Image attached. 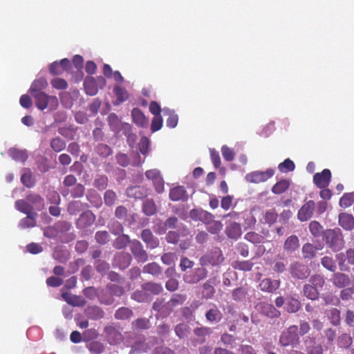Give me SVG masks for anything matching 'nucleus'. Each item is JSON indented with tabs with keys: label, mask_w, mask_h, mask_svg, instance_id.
I'll list each match as a JSON object with an SVG mask.
<instances>
[{
	"label": "nucleus",
	"mask_w": 354,
	"mask_h": 354,
	"mask_svg": "<svg viewBox=\"0 0 354 354\" xmlns=\"http://www.w3.org/2000/svg\"><path fill=\"white\" fill-rule=\"evenodd\" d=\"M332 281L333 283L339 288H344L351 284V279L349 276L342 272L335 273Z\"/></svg>",
	"instance_id": "nucleus-23"
},
{
	"label": "nucleus",
	"mask_w": 354,
	"mask_h": 354,
	"mask_svg": "<svg viewBox=\"0 0 354 354\" xmlns=\"http://www.w3.org/2000/svg\"><path fill=\"white\" fill-rule=\"evenodd\" d=\"M26 200L32 207V210H40L44 205L43 198L38 194H30L26 196Z\"/></svg>",
	"instance_id": "nucleus-35"
},
{
	"label": "nucleus",
	"mask_w": 354,
	"mask_h": 354,
	"mask_svg": "<svg viewBox=\"0 0 354 354\" xmlns=\"http://www.w3.org/2000/svg\"><path fill=\"white\" fill-rule=\"evenodd\" d=\"M85 314L89 319L94 320L102 319L104 315L103 310L97 306H88L85 309Z\"/></svg>",
	"instance_id": "nucleus-34"
},
{
	"label": "nucleus",
	"mask_w": 354,
	"mask_h": 354,
	"mask_svg": "<svg viewBox=\"0 0 354 354\" xmlns=\"http://www.w3.org/2000/svg\"><path fill=\"white\" fill-rule=\"evenodd\" d=\"M290 186L289 180L284 179L278 181L272 188V192L275 194H281L285 192Z\"/></svg>",
	"instance_id": "nucleus-45"
},
{
	"label": "nucleus",
	"mask_w": 354,
	"mask_h": 354,
	"mask_svg": "<svg viewBox=\"0 0 354 354\" xmlns=\"http://www.w3.org/2000/svg\"><path fill=\"white\" fill-rule=\"evenodd\" d=\"M317 249L311 243H305L302 246V254L304 259H311L316 255Z\"/></svg>",
	"instance_id": "nucleus-46"
},
{
	"label": "nucleus",
	"mask_w": 354,
	"mask_h": 354,
	"mask_svg": "<svg viewBox=\"0 0 354 354\" xmlns=\"http://www.w3.org/2000/svg\"><path fill=\"white\" fill-rule=\"evenodd\" d=\"M315 203L313 201H308L304 204L298 211L297 218L300 221H306L313 215Z\"/></svg>",
	"instance_id": "nucleus-13"
},
{
	"label": "nucleus",
	"mask_w": 354,
	"mask_h": 354,
	"mask_svg": "<svg viewBox=\"0 0 354 354\" xmlns=\"http://www.w3.org/2000/svg\"><path fill=\"white\" fill-rule=\"evenodd\" d=\"M105 331L107 334L108 341L111 344H117L122 341V334L118 332L113 327L107 326L105 328Z\"/></svg>",
	"instance_id": "nucleus-31"
},
{
	"label": "nucleus",
	"mask_w": 354,
	"mask_h": 354,
	"mask_svg": "<svg viewBox=\"0 0 354 354\" xmlns=\"http://www.w3.org/2000/svg\"><path fill=\"white\" fill-rule=\"evenodd\" d=\"M274 174V169L269 168L266 171H254L245 175V180L250 183H260L268 180Z\"/></svg>",
	"instance_id": "nucleus-7"
},
{
	"label": "nucleus",
	"mask_w": 354,
	"mask_h": 354,
	"mask_svg": "<svg viewBox=\"0 0 354 354\" xmlns=\"http://www.w3.org/2000/svg\"><path fill=\"white\" fill-rule=\"evenodd\" d=\"M143 272L153 276H158L162 272V269L158 263L153 262L145 265Z\"/></svg>",
	"instance_id": "nucleus-50"
},
{
	"label": "nucleus",
	"mask_w": 354,
	"mask_h": 354,
	"mask_svg": "<svg viewBox=\"0 0 354 354\" xmlns=\"http://www.w3.org/2000/svg\"><path fill=\"white\" fill-rule=\"evenodd\" d=\"M44 235L49 239H57L62 243H68L75 238L72 224L66 221H59L52 226L46 227Z\"/></svg>",
	"instance_id": "nucleus-1"
},
{
	"label": "nucleus",
	"mask_w": 354,
	"mask_h": 354,
	"mask_svg": "<svg viewBox=\"0 0 354 354\" xmlns=\"http://www.w3.org/2000/svg\"><path fill=\"white\" fill-rule=\"evenodd\" d=\"M305 351L308 354H323V348L320 343L309 336L304 339Z\"/></svg>",
	"instance_id": "nucleus-17"
},
{
	"label": "nucleus",
	"mask_w": 354,
	"mask_h": 354,
	"mask_svg": "<svg viewBox=\"0 0 354 354\" xmlns=\"http://www.w3.org/2000/svg\"><path fill=\"white\" fill-rule=\"evenodd\" d=\"M146 178L151 180L154 187L158 193H162L164 191V181L160 171L157 169L147 170L145 172Z\"/></svg>",
	"instance_id": "nucleus-9"
},
{
	"label": "nucleus",
	"mask_w": 354,
	"mask_h": 354,
	"mask_svg": "<svg viewBox=\"0 0 354 354\" xmlns=\"http://www.w3.org/2000/svg\"><path fill=\"white\" fill-rule=\"evenodd\" d=\"M48 82L45 78L41 77L34 80L30 87L29 93L32 96L38 93H43L47 87Z\"/></svg>",
	"instance_id": "nucleus-28"
},
{
	"label": "nucleus",
	"mask_w": 354,
	"mask_h": 354,
	"mask_svg": "<svg viewBox=\"0 0 354 354\" xmlns=\"http://www.w3.org/2000/svg\"><path fill=\"white\" fill-rule=\"evenodd\" d=\"M299 240L296 235H290L284 241L283 250L288 254H291L298 250Z\"/></svg>",
	"instance_id": "nucleus-24"
},
{
	"label": "nucleus",
	"mask_w": 354,
	"mask_h": 354,
	"mask_svg": "<svg viewBox=\"0 0 354 354\" xmlns=\"http://www.w3.org/2000/svg\"><path fill=\"white\" fill-rule=\"evenodd\" d=\"M133 328L135 329H148L150 328V322L147 318H139L135 320L133 323Z\"/></svg>",
	"instance_id": "nucleus-60"
},
{
	"label": "nucleus",
	"mask_w": 354,
	"mask_h": 354,
	"mask_svg": "<svg viewBox=\"0 0 354 354\" xmlns=\"http://www.w3.org/2000/svg\"><path fill=\"white\" fill-rule=\"evenodd\" d=\"M131 298L138 302H147L151 300V297L149 293L143 289L141 290L135 291L132 295Z\"/></svg>",
	"instance_id": "nucleus-51"
},
{
	"label": "nucleus",
	"mask_w": 354,
	"mask_h": 354,
	"mask_svg": "<svg viewBox=\"0 0 354 354\" xmlns=\"http://www.w3.org/2000/svg\"><path fill=\"white\" fill-rule=\"evenodd\" d=\"M108 122L111 129L115 133H119L122 129L127 130L130 128V126L127 123H122L118 118L115 113H110L108 116Z\"/></svg>",
	"instance_id": "nucleus-18"
},
{
	"label": "nucleus",
	"mask_w": 354,
	"mask_h": 354,
	"mask_svg": "<svg viewBox=\"0 0 354 354\" xmlns=\"http://www.w3.org/2000/svg\"><path fill=\"white\" fill-rule=\"evenodd\" d=\"M62 104L66 109H71L73 106V101L69 93L62 92L59 95Z\"/></svg>",
	"instance_id": "nucleus-64"
},
{
	"label": "nucleus",
	"mask_w": 354,
	"mask_h": 354,
	"mask_svg": "<svg viewBox=\"0 0 354 354\" xmlns=\"http://www.w3.org/2000/svg\"><path fill=\"white\" fill-rule=\"evenodd\" d=\"M142 209L146 215L151 216L156 212V205L152 200H147L143 203Z\"/></svg>",
	"instance_id": "nucleus-58"
},
{
	"label": "nucleus",
	"mask_w": 354,
	"mask_h": 354,
	"mask_svg": "<svg viewBox=\"0 0 354 354\" xmlns=\"http://www.w3.org/2000/svg\"><path fill=\"white\" fill-rule=\"evenodd\" d=\"M130 248L138 261L145 262L147 260V254L144 250L143 246L140 241L137 240L132 241L131 242Z\"/></svg>",
	"instance_id": "nucleus-15"
},
{
	"label": "nucleus",
	"mask_w": 354,
	"mask_h": 354,
	"mask_svg": "<svg viewBox=\"0 0 354 354\" xmlns=\"http://www.w3.org/2000/svg\"><path fill=\"white\" fill-rule=\"evenodd\" d=\"M27 216L21 219L19 223V227L21 229L34 227L36 224L35 218L37 214H26Z\"/></svg>",
	"instance_id": "nucleus-42"
},
{
	"label": "nucleus",
	"mask_w": 354,
	"mask_h": 354,
	"mask_svg": "<svg viewBox=\"0 0 354 354\" xmlns=\"http://www.w3.org/2000/svg\"><path fill=\"white\" fill-rule=\"evenodd\" d=\"M223 261L224 257L221 250L218 248H215L201 257L199 264L201 266H217L221 265Z\"/></svg>",
	"instance_id": "nucleus-5"
},
{
	"label": "nucleus",
	"mask_w": 354,
	"mask_h": 354,
	"mask_svg": "<svg viewBox=\"0 0 354 354\" xmlns=\"http://www.w3.org/2000/svg\"><path fill=\"white\" fill-rule=\"evenodd\" d=\"M212 214L202 209H192L189 212L190 218L195 221H201L204 224L209 222Z\"/></svg>",
	"instance_id": "nucleus-20"
},
{
	"label": "nucleus",
	"mask_w": 354,
	"mask_h": 354,
	"mask_svg": "<svg viewBox=\"0 0 354 354\" xmlns=\"http://www.w3.org/2000/svg\"><path fill=\"white\" fill-rule=\"evenodd\" d=\"M205 225L207 226V231L213 234L218 233L223 227V225L220 221L214 220V216L213 214L211 216V220L209 222L205 223Z\"/></svg>",
	"instance_id": "nucleus-43"
},
{
	"label": "nucleus",
	"mask_w": 354,
	"mask_h": 354,
	"mask_svg": "<svg viewBox=\"0 0 354 354\" xmlns=\"http://www.w3.org/2000/svg\"><path fill=\"white\" fill-rule=\"evenodd\" d=\"M335 257L342 271L349 272V265L354 266V249L353 248L348 249L345 253L337 254Z\"/></svg>",
	"instance_id": "nucleus-6"
},
{
	"label": "nucleus",
	"mask_w": 354,
	"mask_h": 354,
	"mask_svg": "<svg viewBox=\"0 0 354 354\" xmlns=\"http://www.w3.org/2000/svg\"><path fill=\"white\" fill-rule=\"evenodd\" d=\"M129 236L126 234L120 235L113 242V246L117 249L125 248L128 243H131Z\"/></svg>",
	"instance_id": "nucleus-55"
},
{
	"label": "nucleus",
	"mask_w": 354,
	"mask_h": 354,
	"mask_svg": "<svg viewBox=\"0 0 354 354\" xmlns=\"http://www.w3.org/2000/svg\"><path fill=\"white\" fill-rule=\"evenodd\" d=\"M174 331L176 335L182 339L187 337L189 333V327L184 323H180L176 326Z\"/></svg>",
	"instance_id": "nucleus-54"
},
{
	"label": "nucleus",
	"mask_w": 354,
	"mask_h": 354,
	"mask_svg": "<svg viewBox=\"0 0 354 354\" xmlns=\"http://www.w3.org/2000/svg\"><path fill=\"white\" fill-rule=\"evenodd\" d=\"M15 207L18 211L24 214H36L33 212L32 207L30 205L26 198L25 200L21 199L16 201Z\"/></svg>",
	"instance_id": "nucleus-38"
},
{
	"label": "nucleus",
	"mask_w": 354,
	"mask_h": 354,
	"mask_svg": "<svg viewBox=\"0 0 354 354\" xmlns=\"http://www.w3.org/2000/svg\"><path fill=\"white\" fill-rule=\"evenodd\" d=\"M295 168V165L294 162L289 158L286 159L278 165L279 170L282 173L292 171Z\"/></svg>",
	"instance_id": "nucleus-56"
},
{
	"label": "nucleus",
	"mask_w": 354,
	"mask_h": 354,
	"mask_svg": "<svg viewBox=\"0 0 354 354\" xmlns=\"http://www.w3.org/2000/svg\"><path fill=\"white\" fill-rule=\"evenodd\" d=\"M301 307L300 301L293 297H287L286 298V310L289 313H297Z\"/></svg>",
	"instance_id": "nucleus-36"
},
{
	"label": "nucleus",
	"mask_w": 354,
	"mask_h": 354,
	"mask_svg": "<svg viewBox=\"0 0 354 354\" xmlns=\"http://www.w3.org/2000/svg\"><path fill=\"white\" fill-rule=\"evenodd\" d=\"M133 315L131 310L128 308L122 307L119 308L115 313V317L117 319H129Z\"/></svg>",
	"instance_id": "nucleus-59"
},
{
	"label": "nucleus",
	"mask_w": 354,
	"mask_h": 354,
	"mask_svg": "<svg viewBox=\"0 0 354 354\" xmlns=\"http://www.w3.org/2000/svg\"><path fill=\"white\" fill-rule=\"evenodd\" d=\"M108 185V178L105 175H99L94 180L93 185L100 190L106 189Z\"/></svg>",
	"instance_id": "nucleus-61"
},
{
	"label": "nucleus",
	"mask_w": 354,
	"mask_h": 354,
	"mask_svg": "<svg viewBox=\"0 0 354 354\" xmlns=\"http://www.w3.org/2000/svg\"><path fill=\"white\" fill-rule=\"evenodd\" d=\"M300 342L298 326L291 325L281 331L279 337L278 344L283 348L290 346L294 348L297 347Z\"/></svg>",
	"instance_id": "nucleus-2"
},
{
	"label": "nucleus",
	"mask_w": 354,
	"mask_h": 354,
	"mask_svg": "<svg viewBox=\"0 0 354 354\" xmlns=\"http://www.w3.org/2000/svg\"><path fill=\"white\" fill-rule=\"evenodd\" d=\"M163 114L168 116V118L166 120V125L169 128H175L178 122V116L175 113L174 110H171L169 108H163L162 109Z\"/></svg>",
	"instance_id": "nucleus-29"
},
{
	"label": "nucleus",
	"mask_w": 354,
	"mask_h": 354,
	"mask_svg": "<svg viewBox=\"0 0 354 354\" xmlns=\"http://www.w3.org/2000/svg\"><path fill=\"white\" fill-rule=\"evenodd\" d=\"M339 224L346 230H351L354 228V217L347 213H341L339 215Z\"/></svg>",
	"instance_id": "nucleus-27"
},
{
	"label": "nucleus",
	"mask_w": 354,
	"mask_h": 354,
	"mask_svg": "<svg viewBox=\"0 0 354 354\" xmlns=\"http://www.w3.org/2000/svg\"><path fill=\"white\" fill-rule=\"evenodd\" d=\"M227 236L232 239H237L241 235V227L239 223L233 222L230 223L225 229Z\"/></svg>",
	"instance_id": "nucleus-33"
},
{
	"label": "nucleus",
	"mask_w": 354,
	"mask_h": 354,
	"mask_svg": "<svg viewBox=\"0 0 354 354\" xmlns=\"http://www.w3.org/2000/svg\"><path fill=\"white\" fill-rule=\"evenodd\" d=\"M8 154L14 160L20 162H24L28 157L27 150L19 149L15 147L9 149Z\"/></svg>",
	"instance_id": "nucleus-26"
},
{
	"label": "nucleus",
	"mask_w": 354,
	"mask_h": 354,
	"mask_svg": "<svg viewBox=\"0 0 354 354\" xmlns=\"http://www.w3.org/2000/svg\"><path fill=\"white\" fill-rule=\"evenodd\" d=\"M142 288L147 291V293L149 292L153 295H158L163 290L160 284L153 282H148L142 284Z\"/></svg>",
	"instance_id": "nucleus-44"
},
{
	"label": "nucleus",
	"mask_w": 354,
	"mask_h": 354,
	"mask_svg": "<svg viewBox=\"0 0 354 354\" xmlns=\"http://www.w3.org/2000/svg\"><path fill=\"white\" fill-rule=\"evenodd\" d=\"M95 220V214L90 210L84 212L76 221V227L78 229L85 230L91 226Z\"/></svg>",
	"instance_id": "nucleus-12"
},
{
	"label": "nucleus",
	"mask_w": 354,
	"mask_h": 354,
	"mask_svg": "<svg viewBox=\"0 0 354 354\" xmlns=\"http://www.w3.org/2000/svg\"><path fill=\"white\" fill-rule=\"evenodd\" d=\"M289 270L292 277L298 279H306L310 272L308 266L298 261L291 263Z\"/></svg>",
	"instance_id": "nucleus-8"
},
{
	"label": "nucleus",
	"mask_w": 354,
	"mask_h": 354,
	"mask_svg": "<svg viewBox=\"0 0 354 354\" xmlns=\"http://www.w3.org/2000/svg\"><path fill=\"white\" fill-rule=\"evenodd\" d=\"M186 299L185 295L174 294L170 300L166 302V313L169 314L176 307L182 305Z\"/></svg>",
	"instance_id": "nucleus-21"
},
{
	"label": "nucleus",
	"mask_w": 354,
	"mask_h": 354,
	"mask_svg": "<svg viewBox=\"0 0 354 354\" xmlns=\"http://www.w3.org/2000/svg\"><path fill=\"white\" fill-rule=\"evenodd\" d=\"M87 200L95 207H99L102 205L101 198L94 190L90 191L86 195Z\"/></svg>",
	"instance_id": "nucleus-63"
},
{
	"label": "nucleus",
	"mask_w": 354,
	"mask_h": 354,
	"mask_svg": "<svg viewBox=\"0 0 354 354\" xmlns=\"http://www.w3.org/2000/svg\"><path fill=\"white\" fill-rule=\"evenodd\" d=\"M208 271L205 266L195 268L190 274H185L184 281L187 283H196L207 277Z\"/></svg>",
	"instance_id": "nucleus-10"
},
{
	"label": "nucleus",
	"mask_w": 354,
	"mask_h": 354,
	"mask_svg": "<svg viewBox=\"0 0 354 354\" xmlns=\"http://www.w3.org/2000/svg\"><path fill=\"white\" fill-rule=\"evenodd\" d=\"M212 330L208 327H198L194 329V333L200 338V342L203 343L205 342V337L212 333Z\"/></svg>",
	"instance_id": "nucleus-49"
},
{
	"label": "nucleus",
	"mask_w": 354,
	"mask_h": 354,
	"mask_svg": "<svg viewBox=\"0 0 354 354\" xmlns=\"http://www.w3.org/2000/svg\"><path fill=\"white\" fill-rule=\"evenodd\" d=\"M322 265L330 272H335L337 266L335 261L330 257L325 256L321 259Z\"/></svg>",
	"instance_id": "nucleus-57"
},
{
	"label": "nucleus",
	"mask_w": 354,
	"mask_h": 354,
	"mask_svg": "<svg viewBox=\"0 0 354 354\" xmlns=\"http://www.w3.org/2000/svg\"><path fill=\"white\" fill-rule=\"evenodd\" d=\"M126 192L129 197L135 198H142L147 195V190L141 186L129 187Z\"/></svg>",
	"instance_id": "nucleus-32"
},
{
	"label": "nucleus",
	"mask_w": 354,
	"mask_h": 354,
	"mask_svg": "<svg viewBox=\"0 0 354 354\" xmlns=\"http://www.w3.org/2000/svg\"><path fill=\"white\" fill-rule=\"evenodd\" d=\"M131 259V256L129 253L125 252H118L114 257L113 265L121 270H124L130 265Z\"/></svg>",
	"instance_id": "nucleus-19"
},
{
	"label": "nucleus",
	"mask_w": 354,
	"mask_h": 354,
	"mask_svg": "<svg viewBox=\"0 0 354 354\" xmlns=\"http://www.w3.org/2000/svg\"><path fill=\"white\" fill-rule=\"evenodd\" d=\"M32 97L35 98L37 108L41 111L48 109L49 111H53L58 106V99L55 95H50L43 92L35 94Z\"/></svg>",
	"instance_id": "nucleus-4"
},
{
	"label": "nucleus",
	"mask_w": 354,
	"mask_h": 354,
	"mask_svg": "<svg viewBox=\"0 0 354 354\" xmlns=\"http://www.w3.org/2000/svg\"><path fill=\"white\" fill-rule=\"evenodd\" d=\"M99 301L101 304L105 305H111L113 303V295L106 288V290H102L99 294Z\"/></svg>",
	"instance_id": "nucleus-47"
},
{
	"label": "nucleus",
	"mask_w": 354,
	"mask_h": 354,
	"mask_svg": "<svg viewBox=\"0 0 354 354\" xmlns=\"http://www.w3.org/2000/svg\"><path fill=\"white\" fill-rule=\"evenodd\" d=\"M150 348L149 343L145 342H139L136 343L131 348L129 354H135L139 353H145Z\"/></svg>",
	"instance_id": "nucleus-52"
},
{
	"label": "nucleus",
	"mask_w": 354,
	"mask_h": 354,
	"mask_svg": "<svg viewBox=\"0 0 354 354\" xmlns=\"http://www.w3.org/2000/svg\"><path fill=\"white\" fill-rule=\"evenodd\" d=\"M305 297L311 300H316L319 297V290L311 284H305L303 288Z\"/></svg>",
	"instance_id": "nucleus-40"
},
{
	"label": "nucleus",
	"mask_w": 354,
	"mask_h": 354,
	"mask_svg": "<svg viewBox=\"0 0 354 354\" xmlns=\"http://www.w3.org/2000/svg\"><path fill=\"white\" fill-rule=\"evenodd\" d=\"M205 317L207 320L211 323H217L221 321L222 318V313L217 307L214 306L206 312Z\"/></svg>",
	"instance_id": "nucleus-39"
},
{
	"label": "nucleus",
	"mask_w": 354,
	"mask_h": 354,
	"mask_svg": "<svg viewBox=\"0 0 354 354\" xmlns=\"http://www.w3.org/2000/svg\"><path fill=\"white\" fill-rule=\"evenodd\" d=\"M141 238L149 248H156L159 245L158 239L153 235L150 230L145 229L142 230Z\"/></svg>",
	"instance_id": "nucleus-22"
},
{
	"label": "nucleus",
	"mask_w": 354,
	"mask_h": 354,
	"mask_svg": "<svg viewBox=\"0 0 354 354\" xmlns=\"http://www.w3.org/2000/svg\"><path fill=\"white\" fill-rule=\"evenodd\" d=\"M354 202V193L344 194L339 200V205L342 207H350Z\"/></svg>",
	"instance_id": "nucleus-62"
},
{
	"label": "nucleus",
	"mask_w": 354,
	"mask_h": 354,
	"mask_svg": "<svg viewBox=\"0 0 354 354\" xmlns=\"http://www.w3.org/2000/svg\"><path fill=\"white\" fill-rule=\"evenodd\" d=\"M330 178V171L325 169L321 173H317L314 175L313 181L319 188L322 189L328 186Z\"/></svg>",
	"instance_id": "nucleus-14"
},
{
	"label": "nucleus",
	"mask_w": 354,
	"mask_h": 354,
	"mask_svg": "<svg viewBox=\"0 0 354 354\" xmlns=\"http://www.w3.org/2000/svg\"><path fill=\"white\" fill-rule=\"evenodd\" d=\"M88 205L86 203H83L80 201H74L68 204L67 210L70 214L74 215L86 209Z\"/></svg>",
	"instance_id": "nucleus-41"
},
{
	"label": "nucleus",
	"mask_w": 354,
	"mask_h": 354,
	"mask_svg": "<svg viewBox=\"0 0 354 354\" xmlns=\"http://www.w3.org/2000/svg\"><path fill=\"white\" fill-rule=\"evenodd\" d=\"M248 289L244 287H240L234 289L232 292V298L236 301H243L248 295Z\"/></svg>",
	"instance_id": "nucleus-53"
},
{
	"label": "nucleus",
	"mask_w": 354,
	"mask_h": 354,
	"mask_svg": "<svg viewBox=\"0 0 354 354\" xmlns=\"http://www.w3.org/2000/svg\"><path fill=\"white\" fill-rule=\"evenodd\" d=\"M187 192L184 187L177 186L170 189L169 198L173 201H186Z\"/></svg>",
	"instance_id": "nucleus-25"
},
{
	"label": "nucleus",
	"mask_w": 354,
	"mask_h": 354,
	"mask_svg": "<svg viewBox=\"0 0 354 354\" xmlns=\"http://www.w3.org/2000/svg\"><path fill=\"white\" fill-rule=\"evenodd\" d=\"M62 298L73 306H83L85 304L84 300L80 297L64 292L62 295Z\"/></svg>",
	"instance_id": "nucleus-37"
},
{
	"label": "nucleus",
	"mask_w": 354,
	"mask_h": 354,
	"mask_svg": "<svg viewBox=\"0 0 354 354\" xmlns=\"http://www.w3.org/2000/svg\"><path fill=\"white\" fill-rule=\"evenodd\" d=\"M133 120L138 126L141 127H147L149 121L142 111L137 108H134L131 112Z\"/></svg>",
	"instance_id": "nucleus-30"
},
{
	"label": "nucleus",
	"mask_w": 354,
	"mask_h": 354,
	"mask_svg": "<svg viewBox=\"0 0 354 354\" xmlns=\"http://www.w3.org/2000/svg\"><path fill=\"white\" fill-rule=\"evenodd\" d=\"M323 239L326 245L334 252L339 251L344 247V241L339 228L326 230Z\"/></svg>",
	"instance_id": "nucleus-3"
},
{
	"label": "nucleus",
	"mask_w": 354,
	"mask_h": 354,
	"mask_svg": "<svg viewBox=\"0 0 354 354\" xmlns=\"http://www.w3.org/2000/svg\"><path fill=\"white\" fill-rule=\"evenodd\" d=\"M280 283L279 280L265 278L260 281L259 288L263 292L273 293L279 288Z\"/></svg>",
	"instance_id": "nucleus-16"
},
{
	"label": "nucleus",
	"mask_w": 354,
	"mask_h": 354,
	"mask_svg": "<svg viewBox=\"0 0 354 354\" xmlns=\"http://www.w3.org/2000/svg\"><path fill=\"white\" fill-rule=\"evenodd\" d=\"M98 84L101 86L105 84V80L102 77H97V80L93 77H87L84 82V89L86 94L89 95H95L98 91Z\"/></svg>",
	"instance_id": "nucleus-11"
},
{
	"label": "nucleus",
	"mask_w": 354,
	"mask_h": 354,
	"mask_svg": "<svg viewBox=\"0 0 354 354\" xmlns=\"http://www.w3.org/2000/svg\"><path fill=\"white\" fill-rule=\"evenodd\" d=\"M234 269L242 271H250L252 270L254 263L250 261H235L232 264Z\"/></svg>",
	"instance_id": "nucleus-48"
}]
</instances>
